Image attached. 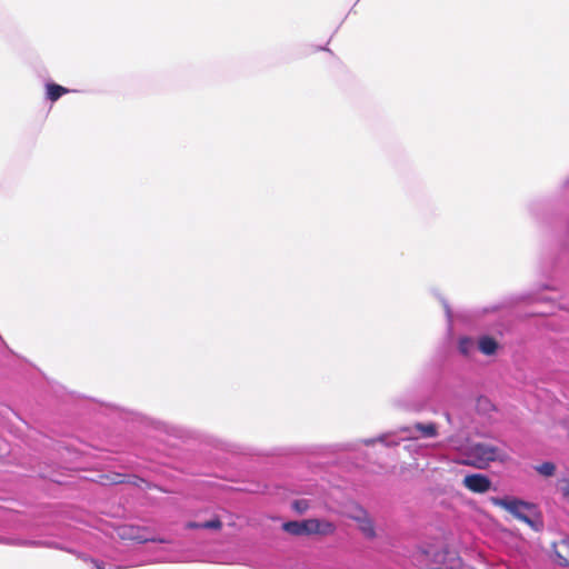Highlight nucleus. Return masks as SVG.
I'll use <instances>...</instances> for the list:
<instances>
[{
    "label": "nucleus",
    "instance_id": "9",
    "mask_svg": "<svg viewBox=\"0 0 569 569\" xmlns=\"http://www.w3.org/2000/svg\"><path fill=\"white\" fill-rule=\"evenodd\" d=\"M69 90L62 86L56 83L47 84V97L51 101L58 100L62 94L67 93Z\"/></svg>",
    "mask_w": 569,
    "mask_h": 569
},
{
    "label": "nucleus",
    "instance_id": "18",
    "mask_svg": "<svg viewBox=\"0 0 569 569\" xmlns=\"http://www.w3.org/2000/svg\"><path fill=\"white\" fill-rule=\"evenodd\" d=\"M113 482H122V480L120 479V476H117V479H114Z\"/></svg>",
    "mask_w": 569,
    "mask_h": 569
},
{
    "label": "nucleus",
    "instance_id": "13",
    "mask_svg": "<svg viewBox=\"0 0 569 569\" xmlns=\"http://www.w3.org/2000/svg\"><path fill=\"white\" fill-rule=\"evenodd\" d=\"M360 530L368 537H372L375 533L373 525L371 519L366 517L361 522H359Z\"/></svg>",
    "mask_w": 569,
    "mask_h": 569
},
{
    "label": "nucleus",
    "instance_id": "16",
    "mask_svg": "<svg viewBox=\"0 0 569 569\" xmlns=\"http://www.w3.org/2000/svg\"><path fill=\"white\" fill-rule=\"evenodd\" d=\"M471 346H472V341L470 339L463 338L460 340L459 348L462 353H465V355L469 353Z\"/></svg>",
    "mask_w": 569,
    "mask_h": 569
},
{
    "label": "nucleus",
    "instance_id": "5",
    "mask_svg": "<svg viewBox=\"0 0 569 569\" xmlns=\"http://www.w3.org/2000/svg\"><path fill=\"white\" fill-rule=\"evenodd\" d=\"M407 436L403 439L433 438L438 435V428L435 423H416L403 429Z\"/></svg>",
    "mask_w": 569,
    "mask_h": 569
},
{
    "label": "nucleus",
    "instance_id": "12",
    "mask_svg": "<svg viewBox=\"0 0 569 569\" xmlns=\"http://www.w3.org/2000/svg\"><path fill=\"white\" fill-rule=\"evenodd\" d=\"M557 490L561 497L569 503V478H561L557 482Z\"/></svg>",
    "mask_w": 569,
    "mask_h": 569
},
{
    "label": "nucleus",
    "instance_id": "15",
    "mask_svg": "<svg viewBox=\"0 0 569 569\" xmlns=\"http://www.w3.org/2000/svg\"><path fill=\"white\" fill-rule=\"evenodd\" d=\"M221 521L219 519L209 520L201 522V529L219 530L221 528Z\"/></svg>",
    "mask_w": 569,
    "mask_h": 569
},
{
    "label": "nucleus",
    "instance_id": "4",
    "mask_svg": "<svg viewBox=\"0 0 569 569\" xmlns=\"http://www.w3.org/2000/svg\"><path fill=\"white\" fill-rule=\"evenodd\" d=\"M119 536L122 539H129L133 540L139 543H143L147 541H158V542H168L166 539H156L153 537H150L148 535V530L146 528H139V527H123L120 529Z\"/></svg>",
    "mask_w": 569,
    "mask_h": 569
},
{
    "label": "nucleus",
    "instance_id": "19",
    "mask_svg": "<svg viewBox=\"0 0 569 569\" xmlns=\"http://www.w3.org/2000/svg\"><path fill=\"white\" fill-rule=\"evenodd\" d=\"M97 569H103L100 565L96 563Z\"/></svg>",
    "mask_w": 569,
    "mask_h": 569
},
{
    "label": "nucleus",
    "instance_id": "10",
    "mask_svg": "<svg viewBox=\"0 0 569 569\" xmlns=\"http://www.w3.org/2000/svg\"><path fill=\"white\" fill-rule=\"evenodd\" d=\"M533 469L543 477H552L556 471V466L552 462H543L533 467Z\"/></svg>",
    "mask_w": 569,
    "mask_h": 569
},
{
    "label": "nucleus",
    "instance_id": "3",
    "mask_svg": "<svg viewBox=\"0 0 569 569\" xmlns=\"http://www.w3.org/2000/svg\"><path fill=\"white\" fill-rule=\"evenodd\" d=\"M335 531V526L327 520L307 519L302 521H287V532L303 536V535H331Z\"/></svg>",
    "mask_w": 569,
    "mask_h": 569
},
{
    "label": "nucleus",
    "instance_id": "14",
    "mask_svg": "<svg viewBox=\"0 0 569 569\" xmlns=\"http://www.w3.org/2000/svg\"><path fill=\"white\" fill-rule=\"evenodd\" d=\"M350 517L356 521L361 522L366 517H368V513L362 508L356 507L353 511L350 513Z\"/></svg>",
    "mask_w": 569,
    "mask_h": 569
},
{
    "label": "nucleus",
    "instance_id": "2",
    "mask_svg": "<svg viewBox=\"0 0 569 569\" xmlns=\"http://www.w3.org/2000/svg\"><path fill=\"white\" fill-rule=\"evenodd\" d=\"M490 502L493 506L506 510L507 512L512 515L518 520H520L529 526L533 525L532 519H531V517L536 512V507L533 503L515 498V497H503V498L491 497Z\"/></svg>",
    "mask_w": 569,
    "mask_h": 569
},
{
    "label": "nucleus",
    "instance_id": "17",
    "mask_svg": "<svg viewBox=\"0 0 569 569\" xmlns=\"http://www.w3.org/2000/svg\"><path fill=\"white\" fill-rule=\"evenodd\" d=\"M187 528L189 529H201V522H188Z\"/></svg>",
    "mask_w": 569,
    "mask_h": 569
},
{
    "label": "nucleus",
    "instance_id": "11",
    "mask_svg": "<svg viewBox=\"0 0 569 569\" xmlns=\"http://www.w3.org/2000/svg\"><path fill=\"white\" fill-rule=\"evenodd\" d=\"M291 508L296 513L302 515L309 510L310 501L305 498L296 499L291 502Z\"/></svg>",
    "mask_w": 569,
    "mask_h": 569
},
{
    "label": "nucleus",
    "instance_id": "7",
    "mask_svg": "<svg viewBox=\"0 0 569 569\" xmlns=\"http://www.w3.org/2000/svg\"><path fill=\"white\" fill-rule=\"evenodd\" d=\"M556 561L560 566H569V537H565L553 542Z\"/></svg>",
    "mask_w": 569,
    "mask_h": 569
},
{
    "label": "nucleus",
    "instance_id": "6",
    "mask_svg": "<svg viewBox=\"0 0 569 569\" xmlns=\"http://www.w3.org/2000/svg\"><path fill=\"white\" fill-rule=\"evenodd\" d=\"M462 483L468 490L476 493H485L491 487L490 479L481 473L466 476Z\"/></svg>",
    "mask_w": 569,
    "mask_h": 569
},
{
    "label": "nucleus",
    "instance_id": "8",
    "mask_svg": "<svg viewBox=\"0 0 569 569\" xmlns=\"http://www.w3.org/2000/svg\"><path fill=\"white\" fill-rule=\"evenodd\" d=\"M498 342L495 339L487 336L481 337L478 341L479 350L486 356L495 355L496 351L498 350Z\"/></svg>",
    "mask_w": 569,
    "mask_h": 569
},
{
    "label": "nucleus",
    "instance_id": "1",
    "mask_svg": "<svg viewBox=\"0 0 569 569\" xmlns=\"http://www.w3.org/2000/svg\"><path fill=\"white\" fill-rule=\"evenodd\" d=\"M452 449L458 453L457 462L463 466H470L478 469H486L491 462H507L508 453L501 448L485 443L467 440L461 442L450 439Z\"/></svg>",
    "mask_w": 569,
    "mask_h": 569
}]
</instances>
